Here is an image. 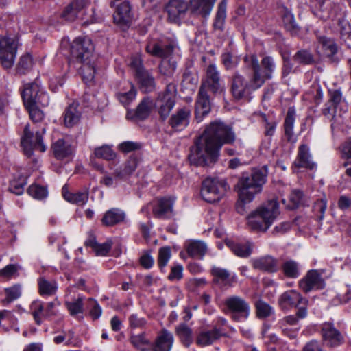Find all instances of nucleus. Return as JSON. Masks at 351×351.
Returning a JSON list of instances; mask_svg holds the SVG:
<instances>
[{
    "mask_svg": "<svg viewBox=\"0 0 351 351\" xmlns=\"http://www.w3.org/2000/svg\"><path fill=\"white\" fill-rule=\"evenodd\" d=\"M25 107L29 111V117L32 121L40 122L43 119V112L38 108V106H36L34 104Z\"/></svg>",
    "mask_w": 351,
    "mask_h": 351,
    "instance_id": "nucleus-60",
    "label": "nucleus"
},
{
    "mask_svg": "<svg viewBox=\"0 0 351 351\" xmlns=\"http://www.w3.org/2000/svg\"><path fill=\"white\" fill-rule=\"evenodd\" d=\"M81 117L82 111L78 102L73 101L64 110L63 114L64 124L67 128H71L79 123Z\"/></svg>",
    "mask_w": 351,
    "mask_h": 351,
    "instance_id": "nucleus-21",
    "label": "nucleus"
},
{
    "mask_svg": "<svg viewBox=\"0 0 351 351\" xmlns=\"http://www.w3.org/2000/svg\"><path fill=\"white\" fill-rule=\"evenodd\" d=\"M221 330L214 327L212 330H203L199 332L196 338V343L202 347L211 345L221 336Z\"/></svg>",
    "mask_w": 351,
    "mask_h": 351,
    "instance_id": "nucleus-27",
    "label": "nucleus"
},
{
    "mask_svg": "<svg viewBox=\"0 0 351 351\" xmlns=\"http://www.w3.org/2000/svg\"><path fill=\"white\" fill-rule=\"evenodd\" d=\"M252 86V78L247 84L242 75L236 73L232 77L231 90L233 97L237 99L247 98L252 90H256Z\"/></svg>",
    "mask_w": 351,
    "mask_h": 351,
    "instance_id": "nucleus-14",
    "label": "nucleus"
},
{
    "mask_svg": "<svg viewBox=\"0 0 351 351\" xmlns=\"http://www.w3.org/2000/svg\"><path fill=\"white\" fill-rule=\"evenodd\" d=\"M171 249L169 247L160 248L158 257V265L160 269H164L171 258Z\"/></svg>",
    "mask_w": 351,
    "mask_h": 351,
    "instance_id": "nucleus-54",
    "label": "nucleus"
},
{
    "mask_svg": "<svg viewBox=\"0 0 351 351\" xmlns=\"http://www.w3.org/2000/svg\"><path fill=\"white\" fill-rule=\"evenodd\" d=\"M282 270L285 276L290 278H296L300 275V265L293 260H287L281 265Z\"/></svg>",
    "mask_w": 351,
    "mask_h": 351,
    "instance_id": "nucleus-37",
    "label": "nucleus"
},
{
    "mask_svg": "<svg viewBox=\"0 0 351 351\" xmlns=\"http://www.w3.org/2000/svg\"><path fill=\"white\" fill-rule=\"evenodd\" d=\"M252 265L255 269L264 271L274 273L279 269L278 261L271 256H266L254 259Z\"/></svg>",
    "mask_w": 351,
    "mask_h": 351,
    "instance_id": "nucleus-25",
    "label": "nucleus"
},
{
    "mask_svg": "<svg viewBox=\"0 0 351 351\" xmlns=\"http://www.w3.org/2000/svg\"><path fill=\"white\" fill-rule=\"evenodd\" d=\"M154 107V104L152 99L145 97L138 104L135 112L128 110L126 117L128 119L134 118L141 120L145 119L149 115Z\"/></svg>",
    "mask_w": 351,
    "mask_h": 351,
    "instance_id": "nucleus-23",
    "label": "nucleus"
},
{
    "mask_svg": "<svg viewBox=\"0 0 351 351\" xmlns=\"http://www.w3.org/2000/svg\"><path fill=\"white\" fill-rule=\"evenodd\" d=\"M294 60L300 64H310L313 62V58L308 51L301 50L294 56Z\"/></svg>",
    "mask_w": 351,
    "mask_h": 351,
    "instance_id": "nucleus-58",
    "label": "nucleus"
},
{
    "mask_svg": "<svg viewBox=\"0 0 351 351\" xmlns=\"http://www.w3.org/2000/svg\"><path fill=\"white\" fill-rule=\"evenodd\" d=\"M58 305H60L58 302H48L45 306V313L42 314V316L44 318L47 319L51 316L56 315L57 314L56 306Z\"/></svg>",
    "mask_w": 351,
    "mask_h": 351,
    "instance_id": "nucleus-64",
    "label": "nucleus"
},
{
    "mask_svg": "<svg viewBox=\"0 0 351 351\" xmlns=\"http://www.w3.org/2000/svg\"><path fill=\"white\" fill-rule=\"evenodd\" d=\"M262 121L265 123V134L266 136H272L276 130V122L271 119H268L265 114L261 115Z\"/></svg>",
    "mask_w": 351,
    "mask_h": 351,
    "instance_id": "nucleus-61",
    "label": "nucleus"
},
{
    "mask_svg": "<svg viewBox=\"0 0 351 351\" xmlns=\"http://www.w3.org/2000/svg\"><path fill=\"white\" fill-rule=\"evenodd\" d=\"M221 60L226 70H233L240 62V58L231 52H225L221 56Z\"/></svg>",
    "mask_w": 351,
    "mask_h": 351,
    "instance_id": "nucleus-41",
    "label": "nucleus"
},
{
    "mask_svg": "<svg viewBox=\"0 0 351 351\" xmlns=\"http://www.w3.org/2000/svg\"><path fill=\"white\" fill-rule=\"evenodd\" d=\"M21 145L25 155L31 156L34 150L44 152L46 150V146L43 143L42 134L39 131H36L34 134L31 131L29 125H26L23 134L21 137Z\"/></svg>",
    "mask_w": 351,
    "mask_h": 351,
    "instance_id": "nucleus-9",
    "label": "nucleus"
},
{
    "mask_svg": "<svg viewBox=\"0 0 351 351\" xmlns=\"http://www.w3.org/2000/svg\"><path fill=\"white\" fill-rule=\"evenodd\" d=\"M61 50L64 56L69 55V64L82 63L80 74L86 84L93 82L96 73L94 46L88 38H77L71 43L68 38L61 41Z\"/></svg>",
    "mask_w": 351,
    "mask_h": 351,
    "instance_id": "nucleus-2",
    "label": "nucleus"
},
{
    "mask_svg": "<svg viewBox=\"0 0 351 351\" xmlns=\"http://www.w3.org/2000/svg\"><path fill=\"white\" fill-rule=\"evenodd\" d=\"M319 43L326 56H330L337 52V46L333 40L323 36L319 38Z\"/></svg>",
    "mask_w": 351,
    "mask_h": 351,
    "instance_id": "nucleus-49",
    "label": "nucleus"
},
{
    "mask_svg": "<svg viewBox=\"0 0 351 351\" xmlns=\"http://www.w3.org/2000/svg\"><path fill=\"white\" fill-rule=\"evenodd\" d=\"M90 3V0H74L67 6L62 13V17L67 21H73L77 16V11L86 7Z\"/></svg>",
    "mask_w": 351,
    "mask_h": 351,
    "instance_id": "nucleus-32",
    "label": "nucleus"
},
{
    "mask_svg": "<svg viewBox=\"0 0 351 351\" xmlns=\"http://www.w3.org/2000/svg\"><path fill=\"white\" fill-rule=\"evenodd\" d=\"M125 218L124 213L117 208L110 209L107 211L103 218L102 223L107 226H112L123 221Z\"/></svg>",
    "mask_w": 351,
    "mask_h": 351,
    "instance_id": "nucleus-35",
    "label": "nucleus"
},
{
    "mask_svg": "<svg viewBox=\"0 0 351 351\" xmlns=\"http://www.w3.org/2000/svg\"><path fill=\"white\" fill-rule=\"evenodd\" d=\"M30 310L36 323L40 325L45 319L42 314L45 313V306L41 301H34L30 305Z\"/></svg>",
    "mask_w": 351,
    "mask_h": 351,
    "instance_id": "nucleus-45",
    "label": "nucleus"
},
{
    "mask_svg": "<svg viewBox=\"0 0 351 351\" xmlns=\"http://www.w3.org/2000/svg\"><path fill=\"white\" fill-rule=\"evenodd\" d=\"M278 215V204L272 199L250 214L247 217V224L254 230L265 232Z\"/></svg>",
    "mask_w": 351,
    "mask_h": 351,
    "instance_id": "nucleus-4",
    "label": "nucleus"
},
{
    "mask_svg": "<svg viewBox=\"0 0 351 351\" xmlns=\"http://www.w3.org/2000/svg\"><path fill=\"white\" fill-rule=\"evenodd\" d=\"M234 139V134L229 125L221 121H213L196 140L189 159L197 166H208L216 161L222 145L232 143Z\"/></svg>",
    "mask_w": 351,
    "mask_h": 351,
    "instance_id": "nucleus-1",
    "label": "nucleus"
},
{
    "mask_svg": "<svg viewBox=\"0 0 351 351\" xmlns=\"http://www.w3.org/2000/svg\"><path fill=\"white\" fill-rule=\"evenodd\" d=\"M33 64L34 62L32 56L27 53L20 58L16 69L18 72L25 73L32 68Z\"/></svg>",
    "mask_w": 351,
    "mask_h": 351,
    "instance_id": "nucleus-50",
    "label": "nucleus"
},
{
    "mask_svg": "<svg viewBox=\"0 0 351 351\" xmlns=\"http://www.w3.org/2000/svg\"><path fill=\"white\" fill-rule=\"evenodd\" d=\"M216 0H191L189 9L195 14L206 17L210 15Z\"/></svg>",
    "mask_w": 351,
    "mask_h": 351,
    "instance_id": "nucleus-24",
    "label": "nucleus"
},
{
    "mask_svg": "<svg viewBox=\"0 0 351 351\" xmlns=\"http://www.w3.org/2000/svg\"><path fill=\"white\" fill-rule=\"evenodd\" d=\"M94 154L97 158H103L107 160H112L116 157L115 152L108 145H103L95 148Z\"/></svg>",
    "mask_w": 351,
    "mask_h": 351,
    "instance_id": "nucleus-47",
    "label": "nucleus"
},
{
    "mask_svg": "<svg viewBox=\"0 0 351 351\" xmlns=\"http://www.w3.org/2000/svg\"><path fill=\"white\" fill-rule=\"evenodd\" d=\"M114 23L122 28L128 27L132 19L131 7L128 1L121 3L113 16Z\"/></svg>",
    "mask_w": 351,
    "mask_h": 351,
    "instance_id": "nucleus-19",
    "label": "nucleus"
},
{
    "mask_svg": "<svg viewBox=\"0 0 351 351\" xmlns=\"http://www.w3.org/2000/svg\"><path fill=\"white\" fill-rule=\"evenodd\" d=\"M210 110V105L207 90L204 89V86H201L195 104V119L197 122H201Z\"/></svg>",
    "mask_w": 351,
    "mask_h": 351,
    "instance_id": "nucleus-17",
    "label": "nucleus"
},
{
    "mask_svg": "<svg viewBox=\"0 0 351 351\" xmlns=\"http://www.w3.org/2000/svg\"><path fill=\"white\" fill-rule=\"evenodd\" d=\"M278 303L282 309H288L298 306L300 304H306L307 300L295 290H289L284 292L278 299Z\"/></svg>",
    "mask_w": 351,
    "mask_h": 351,
    "instance_id": "nucleus-16",
    "label": "nucleus"
},
{
    "mask_svg": "<svg viewBox=\"0 0 351 351\" xmlns=\"http://www.w3.org/2000/svg\"><path fill=\"white\" fill-rule=\"evenodd\" d=\"M131 343L134 347L141 350V351H145V346H151V343L145 337L144 334L132 335L131 337Z\"/></svg>",
    "mask_w": 351,
    "mask_h": 351,
    "instance_id": "nucleus-55",
    "label": "nucleus"
},
{
    "mask_svg": "<svg viewBox=\"0 0 351 351\" xmlns=\"http://www.w3.org/2000/svg\"><path fill=\"white\" fill-rule=\"evenodd\" d=\"M16 45L14 38L0 36V62L5 69H10L14 64Z\"/></svg>",
    "mask_w": 351,
    "mask_h": 351,
    "instance_id": "nucleus-10",
    "label": "nucleus"
},
{
    "mask_svg": "<svg viewBox=\"0 0 351 351\" xmlns=\"http://www.w3.org/2000/svg\"><path fill=\"white\" fill-rule=\"evenodd\" d=\"M211 273L217 282H220L224 285L230 282V275L228 270L217 267H213Z\"/></svg>",
    "mask_w": 351,
    "mask_h": 351,
    "instance_id": "nucleus-46",
    "label": "nucleus"
},
{
    "mask_svg": "<svg viewBox=\"0 0 351 351\" xmlns=\"http://www.w3.org/2000/svg\"><path fill=\"white\" fill-rule=\"evenodd\" d=\"M266 177L265 168L255 169L251 173L242 174L237 184L239 198L237 209L239 213L244 212V204L252 202L254 196L262 191L263 186L266 182Z\"/></svg>",
    "mask_w": 351,
    "mask_h": 351,
    "instance_id": "nucleus-3",
    "label": "nucleus"
},
{
    "mask_svg": "<svg viewBox=\"0 0 351 351\" xmlns=\"http://www.w3.org/2000/svg\"><path fill=\"white\" fill-rule=\"evenodd\" d=\"M175 90L173 88L170 89L169 87L162 93H160L156 102L154 103V106L158 109V113L161 118H167L173 108L175 106Z\"/></svg>",
    "mask_w": 351,
    "mask_h": 351,
    "instance_id": "nucleus-11",
    "label": "nucleus"
},
{
    "mask_svg": "<svg viewBox=\"0 0 351 351\" xmlns=\"http://www.w3.org/2000/svg\"><path fill=\"white\" fill-rule=\"evenodd\" d=\"M297 167L313 169L315 163L312 160V156L310 153L309 147L304 144L300 145L298 152L297 158L294 162Z\"/></svg>",
    "mask_w": 351,
    "mask_h": 351,
    "instance_id": "nucleus-26",
    "label": "nucleus"
},
{
    "mask_svg": "<svg viewBox=\"0 0 351 351\" xmlns=\"http://www.w3.org/2000/svg\"><path fill=\"white\" fill-rule=\"evenodd\" d=\"M226 0H222L218 5V10L214 22V27L218 29H222L225 19L226 18Z\"/></svg>",
    "mask_w": 351,
    "mask_h": 351,
    "instance_id": "nucleus-43",
    "label": "nucleus"
},
{
    "mask_svg": "<svg viewBox=\"0 0 351 351\" xmlns=\"http://www.w3.org/2000/svg\"><path fill=\"white\" fill-rule=\"evenodd\" d=\"M326 284L321 274L317 270H310L306 276L299 281L300 288L308 293L314 289H322Z\"/></svg>",
    "mask_w": 351,
    "mask_h": 351,
    "instance_id": "nucleus-13",
    "label": "nucleus"
},
{
    "mask_svg": "<svg viewBox=\"0 0 351 351\" xmlns=\"http://www.w3.org/2000/svg\"><path fill=\"white\" fill-rule=\"evenodd\" d=\"M246 66L250 68L253 74L252 76V86L253 88H260L267 79H270L275 70L276 66L271 57L265 56L261 61V66L256 55L246 56L244 58Z\"/></svg>",
    "mask_w": 351,
    "mask_h": 351,
    "instance_id": "nucleus-5",
    "label": "nucleus"
},
{
    "mask_svg": "<svg viewBox=\"0 0 351 351\" xmlns=\"http://www.w3.org/2000/svg\"><path fill=\"white\" fill-rule=\"evenodd\" d=\"M65 305L72 316L83 313V298L79 297L77 300L66 302Z\"/></svg>",
    "mask_w": 351,
    "mask_h": 351,
    "instance_id": "nucleus-52",
    "label": "nucleus"
},
{
    "mask_svg": "<svg viewBox=\"0 0 351 351\" xmlns=\"http://www.w3.org/2000/svg\"><path fill=\"white\" fill-rule=\"evenodd\" d=\"M206 244L201 241H191L186 245V249L189 256L202 258L207 252Z\"/></svg>",
    "mask_w": 351,
    "mask_h": 351,
    "instance_id": "nucleus-33",
    "label": "nucleus"
},
{
    "mask_svg": "<svg viewBox=\"0 0 351 351\" xmlns=\"http://www.w3.org/2000/svg\"><path fill=\"white\" fill-rule=\"evenodd\" d=\"M227 246L237 256L245 258L252 254L251 243L247 241L245 243H239L231 240L226 241Z\"/></svg>",
    "mask_w": 351,
    "mask_h": 351,
    "instance_id": "nucleus-30",
    "label": "nucleus"
},
{
    "mask_svg": "<svg viewBox=\"0 0 351 351\" xmlns=\"http://www.w3.org/2000/svg\"><path fill=\"white\" fill-rule=\"evenodd\" d=\"M136 80L141 85L142 89L145 92L151 91L154 86V78L145 71L136 75Z\"/></svg>",
    "mask_w": 351,
    "mask_h": 351,
    "instance_id": "nucleus-42",
    "label": "nucleus"
},
{
    "mask_svg": "<svg viewBox=\"0 0 351 351\" xmlns=\"http://www.w3.org/2000/svg\"><path fill=\"white\" fill-rule=\"evenodd\" d=\"M174 341L173 335L167 330H162L157 336L154 343H151L154 351H170Z\"/></svg>",
    "mask_w": 351,
    "mask_h": 351,
    "instance_id": "nucleus-20",
    "label": "nucleus"
},
{
    "mask_svg": "<svg viewBox=\"0 0 351 351\" xmlns=\"http://www.w3.org/2000/svg\"><path fill=\"white\" fill-rule=\"evenodd\" d=\"M256 314L259 318H265L274 313V310L267 303L258 300L255 304Z\"/></svg>",
    "mask_w": 351,
    "mask_h": 351,
    "instance_id": "nucleus-51",
    "label": "nucleus"
},
{
    "mask_svg": "<svg viewBox=\"0 0 351 351\" xmlns=\"http://www.w3.org/2000/svg\"><path fill=\"white\" fill-rule=\"evenodd\" d=\"M228 189L226 180L217 178H207L202 182L201 195L207 202L219 201Z\"/></svg>",
    "mask_w": 351,
    "mask_h": 351,
    "instance_id": "nucleus-7",
    "label": "nucleus"
},
{
    "mask_svg": "<svg viewBox=\"0 0 351 351\" xmlns=\"http://www.w3.org/2000/svg\"><path fill=\"white\" fill-rule=\"evenodd\" d=\"M5 293L7 298L5 300L7 302H10L14 300H16L21 296V291L19 285H14L12 287L5 289Z\"/></svg>",
    "mask_w": 351,
    "mask_h": 351,
    "instance_id": "nucleus-62",
    "label": "nucleus"
},
{
    "mask_svg": "<svg viewBox=\"0 0 351 351\" xmlns=\"http://www.w3.org/2000/svg\"><path fill=\"white\" fill-rule=\"evenodd\" d=\"M173 200L170 198H162L158 201L154 208V215L158 218H165L172 211Z\"/></svg>",
    "mask_w": 351,
    "mask_h": 351,
    "instance_id": "nucleus-34",
    "label": "nucleus"
},
{
    "mask_svg": "<svg viewBox=\"0 0 351 351\" xmlns=\"http://www.w3.org/2000/svg\"><path fill=\"white\" fill-rule=\"evenodd\" d=\"M40 88L37 83H28L25 85L21 95L25 106L35 104V99Z\"/></svg>",
    "mask_w": 351,
    "mask_h": 351,
    "instance_id": "nucleus-31",
    "label": "nucleus"
},
{
    "mask_svg": "<svg viewBox=\"0 0 351 351\" xmlns=\"http://www.w3.org/2000/svg\"><path fill=\"white\" fill-rule=\"evenodd\" d=\"M176 332L186 346H189L192 343L193 339L192 330L185 324L178 325L176 328Z\"/></svg>",
    "mask_w": 351,
    "mask_h": 351,
    "instance_id": "nucleus-39",
    "label": "nucleus"
},
{
    "mask_svg": "<svg viewBox=\"0 0 351 351\" xmlns=\"http://www.w3.org/2000/svg\"><path fill=\"white\" fill-rule=\"evenodd\" d=\"M49 103V97L47 93L42 88H40V90L35 99V106H47Z\"/></svg>",
    "mask_w": 351,
    "mask_h": 351,
    "instance_id": "nucleus-63",
    "label": "nucleus"
},
{
    "mask_svg": "<svg viewBox=\"0 0 351 351\" xmlns=\"http://www.w3.org/2000/svg\"><path fill=\"white\" fill-rule=\"evenodd\" d=\"M53 151L55 156L58 159H63L72 153V149L70 145H66L64 140H58L53 145Z\"/></svg>",
    "mask_w": 351,
    "mask_h": 351,
    "instance_id": "nucleus-38",
    "label": "nucleus"
},
{
    "mask_svg": "<svg viewBox=\"0 0 351 351\" xmlns=\"http://www.w3.org/2000/svg\"><path fill=\"white\" fill-rule=\"evenodd\" d=\"M62 193L66 201L79 206L84 205L88 199V192L87 190L76 193H70L66 185L62 187Z\"/></svg>",
    "mask_w": 351,
    "mask_h": 351,
    "instance_id": "nucleus-29",
    "label": "nucleus"
},
{
    "mask_svg": "<svg viewBox=\"0 0 351 351\" xmlns=\"http://www.w3.org/2000/svg\"><path fill=\"white\" fill-rule=\"evenodd\" d=\"M191 109L188 107H183L178 109L176 112L171 116L169 120V124L172 128L181 130L189 125Z\"/></svg>",
    "mask_w": 351,
    "mask_h": 351,
    "instance_id": "nucleus-22",
    "label": "nucleus"
},
{
    "mask_svg": "<svg viewBox=\"0 0 351 351\" xmlns=\"http://www.w3.org/2000/svg\"><path fill=\"white\" fill-rule=\"evenodd\" d=\"M189 9V4L183 0H171L165 8L167 21L172 23H178L184 18Z\"/></svg>",
    "mask_w": 351,
    "mask_h": 351,
    "instance_id": "nucleus-12",
    "label": "nucleus"
},
{
    "mask_svg": "<svg viewBox=\"0 0 351 351\" xmlns=\"http://www.w3.org/2000/svg\"><path fill=\"white\" fill-rule=\"evenodd\" d=\"M294 121V113L289 110L284 123L285 134L289 141L294 142L296 141V137L293 132Z\"/></svg>",
    "mask_w": 351,
    "mask_h": 351,
    "instance_id": "nucleus-40",
    "label": "nucleus"
},
{
    "mask_svg": "<svg viewBox=\"0 0 351 351\" xmlns=\"http://www.w3.org/2000/svg\"><path fill=\"white\" fill-rule=\"evenodd\" d=\"M330 103H332L333 108L328 107L324 110L325 115H330L334 118L337 115L339 105L342 102V95L340 90H330Z\"/></svg>",
    "mask_w": 351,
    "mask_h": 351,
    "instance_id": "nucleus-36",
    "label": "nucleus"
},
{
    "mask_svg": "<svg viewBox=\"0 0 351 351\" xmlns=\"http://www.w3.org/2000/svg\"><path fill=\"white\" fill-rule=\"evenodd\" d=\"M87 308L90 310V315L94 319H97L101 315V308L97 302L92 298L87 300Z\"/></svg>",
    "mask_w": 351,
    "mask_h": 351,
    "instance_id": "nucleus-59",
    "label": "nucleus"
},
{
    "mask_svg": "<svg viewBox=\"0 0 351 351\" xmlns=\"http://www.w3.org/2000/svg\"><path fill=\"white\" fill-rule=\"evenodd\" d=\"M173 49V45L165 40H156L152 38L148 41L146 46V51L147 53L155 57L162 59L160 69V71L163 72V73L167 75L172 74L176 69V64L173 63L167 70L164 71L167 65V61L166 59L171 55Z\"/></svg>",
    "mask_w": 351,
    "mask_h": 351,
    "instance_id": "nucleus-6",
    "label": "nucleus"
},
{
    "mask_svg": "<svg viewBox=\"0 0 351 351\" xmlns=\"http://www.w3.org/2000/svg\"><path fill=\"white\" fill-rule=\"evenodd\" d=\"M210 90L213 94H221L223 91V85L220 82L219 73L215 64H210L206 69V80L201 86Z\"/></svg>",
    "mask_w": 351,
    "mask_h": 351,
    "instance_id": "nucleus-15",
    "label": "nucleus"
},
{
    "mask_svg": "<svg viewBox=\"0 0 351 351\" xmlns=\"http://www.w3.org/2000/svg\"><path fill=\"white\" fill-rule=\"evenodd\" d=\"M136 92L132 86L128 92L119 93L117 95L119 101L125 106L129 105L136 97Z\"/></svg>",
    "mask_w": 351,
    "mask_h": 351,
    "instance_id": "nucleus-57",
    "label": "nucleus"
},
{
    "mask_svg": "<svg viewBox=\"0 0 351 351\" xmlns=\"http://www.w3.org/2000/svg\"><path fill=\"white\" fill-rule=\"evenodd\" d=\"M137 167V160L136 158H130L123 167H119L114 169L112 166H110V169L113 171L112 175L119 180L124 179L127 176L131 175Z\"/></svg>",
    "mask_w": 351,
    "mask_h": 351,
    "instance_id": "nucleus-28",
    "label": "nucleus"
},
{
    "mask_svg": "<svg viewBox=\"0 0 351 351\" xmlns=\"http://www.w3.org/2000/svg\"><path fill=\"white\" fill-rule=\"evenodd\" d=\"M322 335L323 340L328 346H337L343 342L341 334L332 324L325 323L322 325Z\"/></svg>",
    "mask_w": 351,
    "mask_h": 351,
    "instance_id": "nucleus-18",
    "label": "nucleus"
},
{
    "mask_svg": "<svg viewBox=\"0 0 351 351\" xmlns=\"http://www.w3.org/2000/svg\"><path fill=\"white\" fill-rule=\"evenodd\" d=\"M282 21L285 29L289 32H295L297 25L293 15L287 10H285L282 14Z\"/></svg>",
    "mask_w": 351,
    "mask_h": 351,
    "instance_id": "nucleus-56",
    "label": "nucleus"
},
{
    "mask_svg": "<svg viewBox=\"0 0 351 351\" xmlns=\"http://www.w3.org/2000/svg\"><path fill=\"white\" fill-rule=\"evenodd\" d=\"M39 292L40 295H51L55 293L57 289V285L55 282H49L44 278L38 280Z\"/></svg>",
    "mask_w": 351,
    "mask_h": 351,
    "instance_id": "nucleus-48",
    "label": "nucleus"
},
{
    "mask_svg": "<svg viewBox=\"0 0 351 351\" xmlns=\"http://www.w3.org/2000/svg\"><path fill=\"white\" fill-rule=\"evenodd\" d=\"M27 193L32 197L37 199H44L48 195L47 189L38 184H32L28 188Z\"/></svg>",
    "mask_w": 351,
    "mask_h": 351,
    "instance_id": "nucleus-53",
    "label": "nucleus"
},
{
    "mask_svg": "<svg viewBox=\"0 0 351 351\" xmlns=\"http://www.w3.org/2000/svg\"><path fill=\"white\" fill-rule=\"evenodd\" d=\"M298 323V319L295 315H289L279 320L278 322V327L282 331L288 336L289 334V328L296 326Z\"/></svg>",
    "mask_w": 351,
    "mask_h": 351,
    "instance_id": "nucleus-44",
    "label": "nucleus"
},
{
    "mask_svg": "<svg viewBox=\"0 0 351 351\" xmlns=\"http://www.w3.org/2000/svg\"><path fill=\"white\" fill-rule=\"evenodd\" d=\"M226 313L235 322H243L250 315V306L249 303L243 298L232 295L225 300Z\"/></svg>",
    "mask_w": 351,
    "mask_h": 351,
    "instance_id": "nucleus-8",
    "label": "nucleus"
}]
</instances>
